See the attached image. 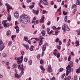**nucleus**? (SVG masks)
Instances as JSON below:
<instances>
[{
    "label": "nucleus",
    "mask_w": 80,
    "mask_h": 80,
    "mask_svg": "<svg viewBox=\"0 0 80 80\" xmlns=\"http://www.w3.org/2000/svg\"><path fill=\"white\" fill-rule=\"evenodd\" d=\"M65 73H63L62 76L61 78H62V79H63L64 78V77H65Z\"/></svg>",
    "instance_id": "4c0bfd02"
},
{
    "label": "nucleus",
    "mask_w": 80,
    "mask_h": 80,
    "mask_svg": "<svg viewBox=\"0 0 80 80\" xmlns=\"http://www.w3.org/2000/svg\"><path fill=\"white\" fill-rule=\"evenodd\" d=\"M62 30H67V31H69L70 29L67 25L64 23L62 25Z\"/></svg>",
    "instance_id": "7ed1b4c3"
},
{
    "label": "nucleus",
    "mask_w": 80,
    "mask_h": 80,
    "mask_svg": "<svg viewBox=\"0 0 80 80\" xmlns=\"http://www.w3.org/2000/svg\"><path fill=\"white\" fill-rule=\"evenodd\" d=\"M24 14H22V15L20 16V18H24Z\"/></svg>",
    "instance_id": "bf43d9fd"
},
{
    "label": "nucleus",
    "mask_w": 80,
    "mask_h": 80,
    "mask_svg": "<svg viewBox=\"0 0 80 80\" xmlns=\"http://www.w3.org/2000/svg\"><path fill=\"white\" fill-rule=\"evenodd\" d=\"M18 69H20L21 68H22V65H20L19 66H18Z\"/></svg>",
    "instance_id": "3c124183"
},
{
    "label": "nucleus",
    "mask_w": 80,
    "mask_h": 80,
    "mask_svg": "<svg viewBox=\"0 0 80 80\" xmlns=\"http://www.w3.org/2000/svg\"><path fill=\"white\" fill-rule=\"evenodd\" d=\"M25 41H27L28 40V38H27V37H24V38Z\"/></svg>",
    "instance_id": "c9c22d12"
},
{
    "label": "nucleus",
    "mask_w": 80,
    "mask_h": 80,
    "mask_svg": "<svg viewBox=\"0 0 80 80\" xmlns=\"http://www.w3.org/2000/svg\"><path fill=\"white\" fill-rule=\"evenodd\" d=\"M52 28L54 30H57V28H56V27H55V26H54L52 27Z\"/></svg>",
    "instance_id": "a18cd8bd"
},
{
    "label": "nucleus",
    "mask_w": 80,
    "mask_h": 80,
    "mask_svg": "<svg viewBox=\"0 0 80 80\" xmlns=\"http://www.w3.org/2000/svg\"><path fill=\"white\" fill-rule=\"evenodd\" d=\"M40 38L41 39V40H42V41H43V39H44L45 38H44L43 37H42V36H40Z\"/></svg>",
    "instance_id": "864d4df0"
},
{
    "label": "nucleus",
    "mask_w": 80,
    "mask_h": 80,
    "mask_svg": "<svg viewBox=\"0 0 80 80\" xmlns=\"http://www.w3.org/2000/svg\"><path fill=\"white\" fill-rule=\"evenodd\" d=\"M2 24L4 26L5 24H6V21L4 20L2 22Z\"/></svg>",
    "instance_id": "79ce46f5"
},
{
    "label": "nucleus",
    "mask_w": 80,
    "mask_h": 80,
    "mask_svg": "<svg viewBox=\"0 0 80 80\" xmlns=\"http://www.w3.org/2000/svg\"><path fill=\"white\" fill-rule=\"evenodd\" d=\"M23 65H22V68H21L19 70H21L22 71V72H21V75H23L24 73V72H23V71L24 70V68H23Z\"/></svg>",
    "instance_id": "f8f14e48"
},
{
    "label": "nucleus",
    "mask_w": 80,
    "mask_h": 80,
    "mask_svg": "<svg viewBox=\"0 0 80 80\" xmlns=\"http://www.w3.org/2000/svg\"><path fill=\"white\" fill-rule=\"evenodd\" d=\"M5 5L7 6V12H10L9 10H10V9H12V7L10 6V5L7 3L5 4Z\"/></svg>",
    "instance_id": "20e7f679"
},
{
    "label": "nucleus",
    "mask_w": 80,
    "mask_h": 80,
    "mask_svg": "<svg viewBox=\"0 0 80 80\" xmlns=\"http://www.w3.org/2000/svg\"><path fill=\"white\" fill-rule=\"evenodd\" d=\"M71 79V76H68L67 78V77L65 78L64 79V80H70Z\"/></svg>",
    "instance_id": "4be33fe9"
},
{
    "label": "nucleus",
    "mask_w": 80,
    "mask_h": 80,
    "mask_svg": "<svg viewBox=\"0 0 80 80\" xmlns=\"http://www.w3.org/2000/svg\"><path fill=\"white\" fill-rule=\"evenodd\" d=\"M44 20H45V17H44V15H43L41 19H40V23H41V22L44 23Z\"/></svg>",
    "instance_id": "4468645a"
},
{
    "label": "nucleus",
    "mask_w": 80,
    "mask_h": 80,
    "mask_svg": "<svg viewBox=\"0 0 80 80\" xmlns=\"http://www.w3.org/2000/svg\"><path fill=\"white\" fill-rule=\"evenodd\" d=\"M42 29H45V25L44 24H43L42 26Z\"/></svg>",
    "instance_id": "0e129e2a"
},
{
    "label": "nucleus",
    "mask_w": 80,
    "mask_h": 80,
    "mask_svg": "<svg viewBox=\"0 0 80 80\" xmlns=\"http://www.w3.org/2000/svg\"><path fill=\"white\" fill-rule=\"evenodd\" d=\"M22 45L24 48H26V50H28V49H29V46L28 44L25 45V44H23Z\"/></svg>",
    "instance_id": "f3484780"
},
{
    "label": "nucleus",
    "mask_w": 80,
    "mask_h": 80,
    "mask_svg": "<svg viewBox=\"0 0 80 80\" xmlns=\"http://www.w3.org/2000/svg\"><path fill=\"white\" fill-rule=\"evenodd\" d=\"M67 16H66L65 17V18H64L65 22H67Z\"/></svg>",
    "instance_id": "58836bf2"
},
{
    "label": "nucleus",
    "mask_w": 80,
    "mask_h": 80,
    "mask_svg": "<svg viewBox=\"0 0 80 80\" xmlns=\"http://www.w3.org/2000/svg\"><path fill=\"white\" fill-rule=\"evenodd\" d=\"M56 56H57V58H59V57H60V55L59 53H58V54H57Z\"/></svg>",
    "instance_id": "5fc2aeb1"
},
{
    "label": "nucleus",
    "mask_w": 80,
    "mask_h": 80,
    "mask_svg": "<svg viewBox=\"0 0 80 80\" xmlns=\"http://www.w3.org/2000/svg\"><path fill=\"white\" fill-rule=\"evenodd\" d=\"M71 59V57L70 56H69L68 58V60L69 62H70V59Z\"/></svg>",
    "instance_id": "4d7b16f0"
},
{
    "label": "nucleus",
    "mask_w": 80,
    "mask_h": 80,
    "mask_svg": "<svg viewBox=\"0 0 80 80\" xmlns=\"http://www.w3.org/2000/svg\"><path fill=\"white\" fill-rule=\"evenodd\" d=\"M75 44H76L77 45L76 46V47H78L80 45V44L79 43V41H76Z\"/></svg>",
    "instance_id": "b1692460"
},
{
    "label": "nucleus",
    "mask_w": 80,
    "mask_h": 80,
    "mask_svg": "<svg viewBox=\"0 0 80 80\" xmlns=\"http://www.w3.org/2000/svg\"><path fill=\"white\" fill-rule=\"evenodd\" d=\"M46 49H47V47L43 45L42 47V51H43V52H45V51L46 50Z\"/></svg>",
    "instance_id": "aec40b11"
},
{
    "label": "nucleus",
    "mask_w": 80,
    "mask_h": 80,
    "mask_svg": "<svg viewBox=\"0 0 80 80\" xmlns=\"http://www.w3.org/2000/svg\"><path fill=\"white\" fill-rule=\"evenodd\" d=\"M34 39L36 41H39L40 40V38H34Z\"/></svg>",
    "instance_id": "49530a36"
},
{
    "label": "nucleus",
    "mask_w": 80,
    "mask_h": 80,
    "mask_svg": "<svg viewBox=\"0 0 80 80\" xmlns=\"http://www.w3.org/2000/svg\"><path fill=\"white\" fill-rule=\"evenodd\" d=\"M4 46V44L3 43L0 44V48L2 47V49H0V51H2V50H3L4 48H5V46Z\"/></svg>",
    "instance_id": "ddd939ff"
},
{
    "label": "nucleus",
    "mask_w": 80,
    "mask_h": 80,
    "mask_svg": "<svg viewBox=\"0 0 80 80\" xmlns=\"http://www.w3.org/2000/svg\"><path fill=\"white\" fill-rule=\"evenodd\" d=\"M40 68L41 69V70H43V71L44 72V71H45V69H43V66L41 65V66L40 67Z\"/></svg>",
    "instance_id": "c756f323"
},
{
    "label": "nucleus",
    "mask_w": 80,
    "mask_h": 80,
    "mask_svg": "<svg viewBox=\"0 0 80 80\" xmlns=\"http://www.w3.org/2000/svg\"><path fill=\"white\" fill-rule=\"evenodd\" d=\"M16 37V35H12L11 36V38L12 40H13V38H15Z\"/></svg>",
    "instance_id": "7c9ffc66"
},
{
    "label": "nucleus",
    "mask_w": 80,
    "mask_h": 80,
    "mask_svg": "<svg viewBox=\"0 0 80 80\" xmlns=\"http://www.w3.org/2000/svg\"><path fill=\"white\" fill-rule=\"evenodd\" d=\"M77 71L76 72L77 73H79V69H77Z\"/></svg>",
    "instance_id": "e2e57ef3"
},
{
    "label": "nucleus",
    "mask_w": 80,
    "mask_h": 80,
    "mask_svg": "<svg viewBox=\"0 0 80 80\" xmlns=\"http://www.w3.org/2000/svg\"><path fill=\"white\" fill-rule=\"evenodd\" d=\"M58 53H58V50H57L55 49L54 50V52H53V54H54V55L55 56H57V54Z\"/></svg>",
    "instance_id": "dca6fc26"
},
{
    "label": "nucleus",
    "mask_w": 80,
    "mask_h": 80,
    "mask_svg": "<svg viewBox=\"0 0 80 80\" xmlns=\"http://www.w3.org/2000/svg\"><path fill=\"white\" fill-rule=\"evenodd\" d=\"M24 61L25 62H27L28 61V59L27 58H25L24 59Z\"/></svg>",
    "instance_id": "c03bdc74"
},
{
    "label": "nucleus",
    "mask_w": 80,
    "mask_h": 80,
    "mask_svg": "<svg viewBox=\"0 0 80 80\" xmlns=\"http://www.w3.org/2000/svg\"><path fill=\"white\" fill-rule=\"evenodd\" d=\"M2 56L3 57L5 58V57H7V53H3L2 54Z\"/></svg>",
    "instance_id": "72a5a7b5"
},
{
    "label": "nucleus",
    "mask_w": 80,
    "mask_h": 80,
    "mask_svg": "<svg viewBox=\"0 0 80 80\" xmlns=\"http://www.w3.org/2000/svg\"><path fill=\"white\" fill-rule=\"evenodd\" d=\"M77 6L75 4H73L72 6V8H77Z\"/></svg>",
    "instance_id": "2f4dec72"
},
{
    "label": "nucleus",
    "mask_w": 80,
    "mask_h": 80,
    "mask_svg": "<svg viewBox=\"0 0 80 80\" xmlns=\"http://www.w3.org/2000/svg\"><path fill=\"white\" fill-rule=\"evenodd\" d=\"M63 42L64 43H66V39H64L63 40Z\"/></svg>",
    "instance_id": "774afa93"
},
{
    "label": "nucleus",
    "mask_w": 80,
    "mask_h": 80,
    "mask_svg": "<svg viewBox=\"0 0 80 80\" xmlns=\"http://www.w3.org/2000/svg\"><path fill=\"white\" fill-rule=\"evenodd\" d=\"M14 16L16 18H18L19 16V14L18 12H16L14 14Z\"/></svg>",
    "instance_id": "9d476101"
},
{
    "label": "nucleus",
    "mask_w": 80,
    "mask_h": 80,
    "mask_svg": "<svg viewBox=\"0 0 80 80\" xmlns=\"http://www.w3.org/2000/svg\"><path fill=\"white\" fill-rule=\"evenodd\" d=\"M62 42H61V41H59V45H62Z\"/></svg>",
    "instance_id": "338daca9"
},
{
    "label": "nucleus",
    "mask_w": 80,
    "mask_h": 80,
    "mask_svg": "<svg viewBox=\"0 0 80 80\" xmlns=\"http://www.w3.org/2000/svg\"><path fill=\"white\" fill-rule=\"evenodd\" d=\"M41 33L42 34V35L43 36V37H44V36L45 35V34H46V32H45V31L44 30H42V31Z\"/></svg>",
    "instance_id": "6ab92c4d"
},
{
    "label": "nucleus",
    "mask_w": 80,
    "mask_h": 80,
    "mask_svg": "<svg viewBox=\"0 0 80 80\" xmlns=\"http://www.w3.org/2000/svg\"><path fill=\"white\" fill-rule=\"evenodd\" d=\"M33 7H34V5H32V6L29 7L30 8H31V9L33 8Z\"/></svg>",
    "instance_id": "052dcab7"
},
{
    "label": "nucleus",
    "mask_w": 80,
    "mask_h": 80,
    "mask_svg": "<svg viewBox=\"0 0 80 80\" xmlns=\"http://www.w3.org/2000/svg\"><path fill=\"white\" fill-rule=\"evenodd\" d=\"M42 44H43V41H42V40H40V42L39 43L38 47H39V46H41Z\"/></svg>",
    "instance_id": "5701e85b"
},
{
    "label": "nucleus",
    "mask_w": 80,
    "mask_h": 80,
    "mask_svg": "<svg viewBox=\"0 0 80 80\" xmlns=\"http://www.w3.org/2000/svg\"><path fill=\"white\" fill-rule=\"evenodd\" d=\"M21 21L23 23H24L25 24L27 23V19L25 17V15H24V17L21 19Z\"/></svg>",
    "instance_id": "39448f33"
},
{
    "label": "nucleus",
    "mask_w": 80,
    "mask_h": 80,
    "mask_svg": "<svg viewBox=\"0 0 80 80\" xmlns=\"http://www.w3.org/2000/svg\"><path fill=\"white\" fill-rule=\"evenodd\" d=\"M44 45L46 47V46L47 47H48V43H45L44 44Z\"/></svg>",
    "instance_id": "603ef678"
},
{
    "label": "nucleus",
    "mask_w": 80,
    "mask_h": 80,
    "mask_svg": "<svg viewBox=\"0 0 80 80\" xmlns=\"http://www.w3.org/2000/svg\"><path fill=\"white\" fill-rule=\"evenodd\" d=\"M9 27L10 24L8 23L7 24L6 23L4 26V27H5V28H7V27L9 28Z\"/></svg>",
    "instance_id": "a211bd4d"
},
{
    "label": "nucleus",
    "mask_w": 80,
    "mask_h": 80,
    "mask_svg": "<svg viewBox=\"0 0 80 80\" xmlns=\"http://www.w3.org/2000/svg\"><path fill=\"white\" fill-rule=\"evenodd\" d=\"M76 4L78 5H80V2L79 1H76Z\"/></svg>",
    "instance_id": "bb28decb"
},
{
    "label": "nucleus",
    "mask_w": 80,
    "mask_h": 80,
    "mask_svg": "<svg viewBox=\"0 0 80 80\" xmlns=\"http://www.w3.org/2000/svg\"><path fill=\"white\" fill-rule=\"evenodd\" d=\"M47 70H48L49 72H52V67H51L50 65H49L48 68L47 69Z\"/></svg>",
    "instance_id": "9b49d317"
},
{
    "label": "nucleus",
    "mask_w": 80,
    "mask_h": 80,
    "mask_svg": "<svg viewBox=\"0 0 80 80\" xmlns=\"http://www.w3.org/2000/svg\"><path fill=\"white\" fill-rule=\"evenodd\" d=\"M16 66L17 64H13V65L12 66V69H15V67H16Z\"/></svg>",
    "instance_id": "a878e982"
},
{
    "label": "nucleus",
    "mask_w": 80,
    "mask_h": 80,
    "mask_svg": "<svg viewBox=\"0 0 80 80\" xmlns=\"http://www.w3.org/2000/svg\"><path fill=\"white\" fill-rule=\"evenodd\" d=\"M50 29L49 28H48L47 29V33L48 34V35H51L52 34V33L53 31L51 30L50 32Z\"/></svg>",
    "instance_id": "1a4fd4ad"
},
{
    "label": "nucleus",
    "mask_w": 80,
    "mask_h": 80,
    "mask_svg": "<svg viewBox=\"0 0 80 80\" xmlns=\"http://www.w3.org/2000/svg\"><path fill=\"white\" fill-rule=\"evenodd\" d=\"M57 48H58V50H60V49L61 48V46H57Z\"/></svg>",
    "instance_id": "09e8293b"
},
{
    "label": "nucleus",
    "mask_w": 80,
    "mask_h": 80,
    "mask_svg": "<svg viewBox=\"0 0 80 80\" xmlns=\"http://www.w3.org/2000/svg\"><path fill=\"white\" fill-rule=\"evenodd\" d=\"M63 70H64V69L63 68H61L59 69V71L60 72H63Z\"/></svg>",
    "instance_id": "f704fd0d"
},
{
    "label": "nucleus",
    "mask_w": 80,
    "mask_h": 80,
    "mask_svg": "<svg viewBox=\"0 0 80 80\" xmlns=\"http://www.w3.org/2000/svg\"><path fill=\"white\" fill-rule=\"evenodd\" d=\"M37 58H38V59H39V58H40V54H39L37 56Z\"/></svg>",
    "instance_id": "6e6d98bb"
},
{
    "label": "nucleus",
    "mask_w": 80,
    "mask_h": 80,
    "mask_svg": "<svg viewBox=\"0 0 80 80\" xmlns=\"http://www.w3.org/2000/svg\"><path fill=\"white\" fill-rule=\"evenodd\" d=\"M43 1H44V2H43V4L44 5H48V2H47V0Z\"/></svg>",
    "instance_id": "412c9836"
},
{
    "label": "nucleus",
    "mask_w": 80,
    "mask_h": 80,
    "mask_svg": "<svg viewBox=\"0 0 80 80\" xmlns=\"http://www.w3.org/2000/svg\"><path fill=\"white\" fill-rule=\"evenodd\" d=\"M77 75L74 76V80H77Z\"/></svg>",
    "instance_id": "37998d69"
},
{
    "label": "nucleus",
    "mask_w": 80,
    "mask_h": 80,
    "mask_svg": "<svg viewBox=\"0 0 80 80\" xmlns=\"http://www.w3.org/2000/svg\"><path fill=\"white\" fill-rule=\"evenodd\" d=\"M7 19L8 20H10L11 19V16H10V15H9Z\"/></svg>",
    "instance_id": "ea45409f"
},
{
    "label": "nucleus",
    "mask_w": 80,
    "mask_h": 80,
    "mask_svg": "<svg viewBox=\"0 0 80 80\" xmlns=\"http://www.w3.org/2000/svg\"><path fill=\"white\" fill-rule=\"evenodd\" d=\"M66 76H68V74L70 73H71V71H72V68L70 67V65H68V66L66 68Z\"/></svg>",
    "instance_id": "f257e3e1"
},
{
    "label": "nucleus",
    "mask_w": 80,
    "mask_h": 80,
    "mask_svg": "<svg viewBox=\"0 0 80 80\" xmlns=\"http://www.w3.org/2000/svg\"><path fill=\"white\" fill-rule=\"evenodd\" d=\"M10 33H11V32L10 30H8L7 32V34L6 35L8 36L10 35Z\"/></svg>",
    "instance_id": "393cba45"
},
{
    "label": "nucleus",
    "mask_w": 80,
    "mask_h": 80,
    "mask_svg": "<svg viewBox=\"0 0 80 80\" xmlns=\"http://www.w3.org/2000/svg\"><path fill=\"white\" fill-rule=\"evenodd\" d=\"M15 78H20L21 76L20 75H18V73H15L14 74Z\"/></svg>",
    "instance_id": "2eb2a0df"
},
{
    "label": "nucleus",
    "mask_w": 80,
    "mask_h": 80,
    "mask_svg": "<svg viewBox=\"0 0 80 80\" xmlns=\"http://www.w3.org/2000/svg\"><path fill=\"white\" fill-rule=\"evenodd\" d=\"M24 17L26 19L27 23V22H30V18L28 17L27 15H24Z\"/></svg>",
    "instance_id": "6e6552de"
},
{
    "label": "nucleus",
    "mask_w": 80,
    "mask_h": 80,
    "mask_svg": "<svg viewBox=\"0 0 80 80\" xmlns=\"http://www.w3.org/2000/svg\"><path fill=\"white\" fill-rule=\"evenodd\" d=\"M40 2H38V5H40L42 3H43V0H40Z\"/></svg>",
    "instance_id": "a19ab883"
},
{
    "label": "nucleus",
    "mask_w": 80,
    "mask_h": 80,
    "mask_svg": "<svg viewBox=\"0 0 80 80\" xmlns=\"http://www.w3.org/2000/svg\"><path fill=\"white\" fill-rule=\"evenodd\" d=\"M80 30L79 29L78 30H77V32H78V35H80Z\"/></svg>",
    "instance_id": "13d9d810"
},
{
    "label": "nucleus",
    "mask_w": 80,
    "mask_h": 80,
    "mask_svg": "<svg viewBox=\"0 0 80 80\" xmlns=\"http://www.w3.org/2000/svg\"><path fill=\"white\" fill-rule=\"evenodd\" d=\"M23 56H22L21 57V59L20 60H18L17 61V63L18 65H20L21 63H22L23 62Z\"/></svg>",
    "instance_id": "0eeeda50"
},
{
    "label": "nucleus",
    "mask_w": 80,
    "mask_h": 80,
    "mask_svg": "<svg viewBox=\"0 0 80 80\" xmlns=\"http://www.w3.org/2000/svg\"><path fill=\"white\" fill-rule=\"evenodd\" d=\"M15 60H20L21 59V57H20V58H18L17 57H16L15 58Z\"/></svg>",
    "instance_id": "c85d7f7f"
},
{
    "label": "nucleus",
    "mask_w": 80,
    "mask_h": 80,
    "mask_svg": "<svg viewBox=\"0 0 80 80\" xmlns=\"http://www.w3.org/2000/svg\"><path fill=\"white\" fill-rule=\"evenodd\" d=\"M70 65L71 67H73V62L72 61H70L69 62Z\"/></svg>",
    "instance_id": "473e14b6"
},
{
    "label": "nucleus",
    "mask_w": 80,
    "mask_h": 80,
    "mask_svg": "<svg viewBox=\"0 0 80 80\" xmlns=\"http://www.w3.org/2000/svg\"><path fill=\"white\" fill-rule=\"evenodd\" d=\"M19 23L18 22L16 21L15 22V25H16L14 28L15 29H16V33H19V32L20 31V28L18 27V25Z\"/></svg>",
    "instance_id": "f03ea898"
},
{
    "label": "nucleus",
    "mask_w": 80,
    "mask_h": 80,
    "mask_svg": "<svg viewBox=\"0 0 80 80\" xmlns=\"http://www.w3.org/2000/svg\"><path fill=\"white\" fill-rule=\"evenodd\" d=\"M68 13V12H65V11H63V14L64 15H67Z\"/></svg>",
    "instance_id": "de8ad7c7"
},
{
    "label": "nucleus",
    "mask_w": 80,
    "mask_h": 80,
    "mask_svg": "<svg viewBox=\"0 0 80 80\" xmlns=\"http://www.w3.org/2000/svg\"><path fill=\"white\" fill-rule=\"evenodd\" d=\"M28 63L29 65H32V61L31 60L29 61L28 62Z\"/></svg>",
    "instance_id": "cd10ccee"
},
{
    "label": "nucleus",
    "mask_w": 80,
    "mask_h": 80,
    "mask_svg": "<svg viewBox=\"0 0 80 80\" xmlns=\"http://www.w3.org/2000/svg\"><path fill=\"white\" fill-rule=\"evenodd\" d=\"M40 10H37L35 9H32V12L34 14H35V15H38L39 13V11Z\"/></svg>",
    "instance_id": "423d86ee"
},
{
    "label": "nucleus",
    "mask_w": 80,
    "mask_h": 80,
    "mask_svg": "<svg viewBox=\"0 0 80 80\" xmlns=\"http://www.w3.org/2000/svg\"><path fill=\"white\" fill-rule=\"evenodd\" d=\"M51 24V22H50L49 21L48 22L47 25H50Z\"/></svg>",
    "instance_id": "69168bd1"
},
{
    "label": "nucleus",
    "mask_w": 80,
    "mask_h": 80,
    "mask_svg": "<svg viewBox=\"0 0 80 80\" xmlns=\"http://www.w3.org/2000/svg\"><path fill=\"white\" fill-rule=\"evenodd\" d=\"M59 38H57L55 41V42H56V43H58V41H59Z\"/></svg>",
    "instance_id": "8fccbe9b"
},
{
    "label": "nucleus",
    "mask_w": 80,
    "mask_h": 80,
    "mask_svg": "<svg viewBox=\"0 0 80 80\" xmlns=\"http://www.w3.org/2000/svg\"><path fill=\"white\" fill-rule=\"evenodd\" d=\"M8 45L9 46H10L12 45V41H10L8 43Z\"/></svg>",
    "instance_id": "680f3d73"
},
{
    "label": "nucleus",
    "mask_w": 80,
    "mask_h": 80,
    "mask_svg": "<svg viewBox=\"0 0 80 80\" xmlns=\"http://www.w3.org/2000/svg\"><path fill=\"white\" fill-rule=\"evenodd\" d=\"M40 64H41V65L43 64V59H41L40 61Z\"/></svg>",
    "instance_id": "e433bc0d"
}]
</instances>
